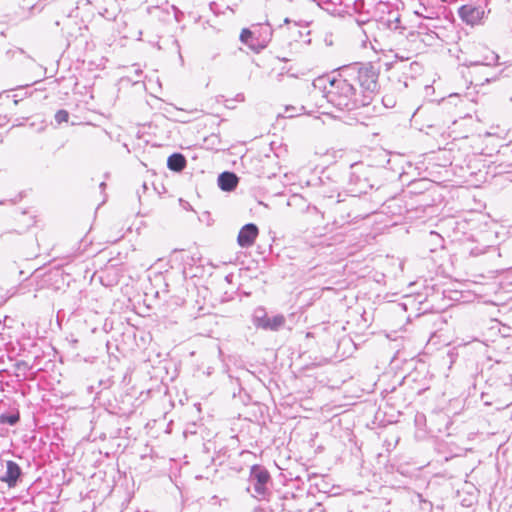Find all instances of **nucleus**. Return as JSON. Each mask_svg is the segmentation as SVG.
Here are the masks:
<instances>
[{
    "label": "nucleus",
    "mask_w": 512,
    "mask_h": 512,
    "mask_svg": "<svg viewBox=\"0 0 512 512\" xmlns=\"http://www.w3.org/2000/svg\"><path fill=\"white\" fill-rule=\"evenodd\" d=\"M378 73L370 64L361 66L357 70V81L365 91L373 92L377 87Z\"/></svg>",
    "instance_id": "f257e3e1"
},
{
    "label": "nucleus",
    "mask_w": 512,
    "mask_h": 512,
    "mask_svg": "<svg viewBox=\"0 0 512 512\" xmlns=\"http://www.w3.org/2000/svg\"><path fill=\"white\" fill-rule=\"evenodd\" d=\"M459 16L464 22L473 26L480 23L484 16V10L481 7L466 4L459 9Z\"/></svg>",
    "instance_id": "f03ea898"
},
{
    "label": "nucleus",
    "mask_w": 512,
    "mask_h": 512,
    "mask_svg": "<svg viewBox=\"0 0 512 512\" xmlns=\"http://www.w3.org/2000/svg\"><path fill=\"white\" fill-rule=\"evenodd\" d=\"M258 232L255 224L249 223L244 225L237 237L238 244L243 248L252 246L258 236Z\"/></svg>",
    "instance_id": "7ed1b4c3"
},
{
    "label": "nucleus",
    "mask_w": 512,
    "mask_h": 512,
    "mask_svg": "<svg viewBox=\"0 0 512 512\" xmlns=\"http://www.w3.org/2000/svg\"><path fill=\"white\" fill-rule=\"evenodd\" d=\"M269 478V473L265 469L259 466H253L251 468L250 480L255 482L254 489L257 494L263 495L265 493V485Z\"/></svg>",
    "instance_id": "20e7f679"
},
{
    "label": "nucleus",
    "mask_w": 512,
    "mask_h": 512,
    "mask_svg": "<svg viewBox=\"0 0 512 512\" xmlns=\"http://www.w3.org/2000/svg\"><path fill=\"white\" fill-rule=\"evenodd\" d=\"M338 88L341 90L343 96V99L339 101L338 105L348 107L349 101L355 95V88L347 80L339 81Z\"/></svg>",
    "instance_id": "39448f33"
},
{
    "label": "nucleus",
    "mask_w": 512,
    "mask_h": 512,
    "mask_svg": "<svg viewBox=\"0 0 512 512\" xmlns=\"http://www.w3.org/2000/svg\"><path fill=\"white\" fill-rule=\"evenodd\" d=\"M285 324V318L283 315H276L273 317H267L259 321L258 326L263 329H269L272 331H276L283 327Z\"/></svg>",
    "instance_id": "423d86ee"
},
{
    "label": "nucleus",
    "mask_w": 512,
    "mask_h": 512,
    "mask_svg": "<svg viewBox=\"0 0 512 512\" xmlns=\"http://www.w3.org/2000/svg\"><path fill=\"white\" fill-rule=\"evenodd\" d=\"M238 183V178L230 172H223L218 177L219 187L224 191H232Z\"/></svg>",
    "instance_id": "0eeeda50"
},
{
    "label": "nucleus",
    "mask_w": 512,
    "mask_h": 512,
    "mask_svg": "<svg viewBox=\"0 0 512 512\" xmlns=\"http://www.w3.org/2000/svg\"><path fill=\"white\" fill-rule=\"evenodd\" d=\"M20 474V467L13 461H7L6 473L5 476L3 477V480L7 482L9 486H13L16 484Z\"/></svg>",
    "instance_id": "6e6552de"
},
{
    "label": "nucleus",
    "mask_w": 512,
    "mask_h": 512,
    "mask_svg": "<svg viewBox=\"0 0 512 512\" xmlns=\"http://www.w3.org/2000/svg\"><path fill=\"white\" fill-rule=\"evenodd\" d=\"M167 166L172 171H182L186 166V159L180 153L172 154L167 160Z\"/></svg>",
    "instance_id": "1a4fd4ad"
},
{
    "label": "nucleus",
    "mask_w": 512,
    "mask_h": 512,
    "mask_svg": "<svg viewBox=\"0 0 512 512\" xmlns=\"http://www.w3.org/2000/svg\"><path fill=\"white\" fill-rule=\"evenodd\" d=\"M499 56L493 51H487V54L484 56L483 60L480 62L483 65H494L498 62Z\"/></svg>",
    "instance_id": "9d476101"
},
{
    "label": "nucleus",
    "mask_w": 512,
    "mask_h": 512,
    "mask_svg": "<svg viewBox=\"0 0 512 512\" xmlns=\"http://www.w3.org/2000/svg\"><path fill=\"white\" fill-rule=\"evenodd\" d=\"M19 421V415L18 414H11V415H0V422L1 423H7L9 425H15Z\"/></svg>",
    "instance_id": "9b49d317"
},
{
    "label": "nucleus",
    "mask_w": 512,
    "mask_h": 512,
    "mask_svg": "<svg viewBox=\"0 0 512 512\" xmlns=\"http://www.w3.org/2000/svg\"><path fill=\"white\" fill-rule=\"evenodd\" d=\"M68 118H69V114L67 111L65 110H59L56 114H55V120L58 122V123H62V122H67L68 121Z\"/></svg>",
    "instance_id": "f8f14e48"
},
{
    "label": "nucleus",
    "mask_w": 512,
    "mask_h": 512,
    "mask_svg": "<svg viewBox=\"0 0 512 512\" xmlns=\"http://www.w3.org/2000/svg\"><path fill=\"white\" fill-rule=\"evenodd\" d=\"M252 37V32L248 29H243L240 35V39L243 43H248V40Z\"/></svg>",
    "instance_id": "ddd939ff"
},
{
    "label": "nucleus",
    "mask_w": 512,
    "mask_h": 512,
    "mask_svg": "<svg viewBox=\"0 0 512 512\" xmlns=\"http://www.w3.org/2000/svg\"><path fill=\"white\" fill-rule=\"evenodd\" d=\"M442 2H446L447 0H441Z\"/></svg>",
    "instance_id": "4468645a"
}]
</instances>
